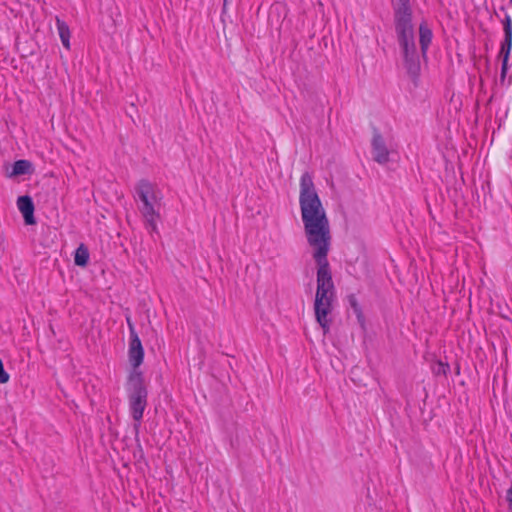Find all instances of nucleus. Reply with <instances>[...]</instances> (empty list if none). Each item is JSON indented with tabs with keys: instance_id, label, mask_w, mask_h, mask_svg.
Here are the masks:
<instances>
[{
	"instance_id": "nucleus-1",
	"label": "nucleus",
	"mask_w": 512,
	"mask_h": 512,
	"mask_svg": "<svg viewBox=\"0 0 512 512\" xmlns=\"http://www.w3.org/2000/svg\"><path fill=\"white\" fill-rule=\"evenodd\" d=\"M299 205L304 232L307 242L313 249V258L317 265L318 301L324 295H334V283L328 261L331 244L329 219L318 196L309 172H304L300 178Z\"/></svg>"
},
{
	"instance_id": "nucleus-2",
	"label": "nucleus",
	"mask_w": 512,
	"mask_h": 512,
	"mask_svg": "<svg viewBox=\"0 0 512 512\" xmlns=\"http://www.w3.org/2000/svg\"><path fill=\"white\" fill-rule=\"evenodd\" d=\"M393 8L394 25L407 73L415 79L420 73V59L415 44L412 23V0H390Z\"/></svg>"
},
{
	"instance_id": "nucleus-3",
	"label": "nucleus",
	"mask_w": 512,
	"mask_h": 512,
	"mask_svg": "<svg viewBox=\"0 0 512 512\" xmlns=\"http://www.w3.org/2000/svg\"><path fill=\"white\" fill-rule=\"evenodd\" d=\"M129 407L137 429L147 406V388L142 372H130L127 382Z\"/></svg>"
},
{
	"instance_id": "nucleus-4",
	"label": "nucleus",
	"mask_w": 512,
	"mask_h": 512,
	"mask_svg": "<svg viewBox=\"0 0 512 512\" xmlns=\"http://www.w3.org/2000/svg\"><path fill=\"white\" fill-rule=\"evenodd\" d=\"M135 190L138 198L142 202L140 212L145 218L146 224L151 232H155L157 230L156 220L159 218V213L155 209L157 202L155 186L148 180L142 179L137 183Z\"/></svg>"
},
{
	"instance_id": "nucleus-5",
	"label": "nucleus",
	"mask_w": 512,
	"mask_h": 512,
	"mask_svg": "<svg viewBox=\"0 0 512 512\" xmlns=\"http://www.w3.org/2000/svg\"><path fill=\"white\" fill-rule=\"evenodd\" d=\"M334 295H324L321 297L320 302L318 301V295H315L314 310L316 320L322 327L324 334L329 331L330 319L328 318L332 310V299Z\"/></svg>"
},
{
	"instance_id": "nucleus-6",
	"label": "nucleus",
	"mask_w": 512,
	"mask_h": 512,
	"mask_svg": "<svg viewBox=\"0 0 512 512\" xmlns=\"http://www.w3.org/2000/svg\"><path fill=\"white\" fill-rule=\"evenodd\" d=\"M128 358L129 363L132 366L131 372H141L139 367L143 363L144 349L135 329H132V339H130L129 342Z\"/></svg>"
},
{
	"instance_id": "nucleus-7",
	"label": "nucleus",
	"mask_w": 512,
	"mask_h": 512,
	"mask_svg": "<svg viewBox=\"0 0 512 512\" xmlns=\"http://www.w3.org/2000/svg\"><path fill=\"white\" fill-rule=\"evenodd\" d=\"M371 145L374 161L381 165L388 163L390 151L386 146L383 136L376 128L373 129Z\"/></svg>"
},
{
	"instance_id": "nucleus-8",
	"label": "nucleus",
	"mask_w": 512,
	"mask_h": 512,
	"mask_svg": "<svg viewBox=\"0 0 512 512\" xmlns=\"http://www.w3.org/2000/svg\"><path fill=\"white\" fill-rule=\"evenodd\" d=\"M17 206L23 215L24 221L27 225L35 224L34 217V204L30 196L24 195L17 199Z\"/></svg>"
},
{
	"instance_id": "nucleus-9",
	"label": "nucleus",
	"mask_w": 512,
	"mask_h": 512,
	"mask_svg": "<svg viewBox=\"0 0 512 512\" xmlns=\"http://www.w3.org/2000/svg\"><path fill=\"white\" fill-rule=\"evenodd\" d=\"M432 41V31L427 26L426 23H421L419 26V43L421 48V53L425 57L428 47Z\"/></svg>"
},
{
	"instance_id": "nucleus-10",
	"label": "nucleus",
	"mask_w": 512,
	"mask_h": 512,
	"mask_svg": "<svg viewBox=\"0 0 512 512\" xmlns=\"http://www.w3.org/2000/svg\"><path fill=\"white\" fill-rule=\"evenodd\" d=\"M32 163L28 160H17L14 162L10 176H19L32 173Z\"/></svg>"
},
{
	"instance_id": "nucleus-11",
	"label": "nucleus",
	"mask_w": 512,
	"mask_h": 512,
	"mask_svg": "<svg viewBox=\"0 0 512 512\" xmlns=\"http://www.w3.org/2000/svg\"><path fill=\"white\" fill-rule=\"evenodd\" d=\"M56 26L63 46L66 49H70V30L68 25L57 17Z\"/></svg>"
},
{
	"instance_id": "nucleus-12",
	"label": "nucleus",
	"mask_w": 512,
	"mask_h": 512,
	"mask_svg": "<svg viewBox=\"0 0 512 512\" xmlns=\"http://www.w3.org/2000/svg\"><path fill=\"white\" fill-rule=\"evenodd\" d=\"M89 261V251L84 244H80L75 251L74 263L77 266L85 267Z\"/></svg>"
},
{
	"instance_id": "nucleus-13",
	"label": "nucleus",
	"mask_w": 512,
	"mask_h": 512,
	"mask_svg": "<svg viewBox=\"0 0 512 512\" xmlns=\"http://www.w3.org/2000/svg\"><path fill=\"white\" fill-rule=\"evenodd\" d=\"M503 23L504 40L502 44L512 45V20L508 14L505 15Z\"/></svg>"
},
{
	"instance_id": "nucleus-14",
	"label": "nucleus",
	"mask_w": 512,
	"mask_h": 512,
	"mask_svg": "<svg viewBox=\"0 0 512 512\" xmlns=\"http://www.w3.org/2000/svg\"><path fill=\"white\" fill-rule=\"evenodd\" d=\"M511 47H512V45L507 46L506 44H501V49H500L499 55L502 58V67H501L502 78L505 77V74L508 69V59H509Z\"/></svg>"
},
{
	"instance_id": "nucleus-15",
	"label": "nucleus",
	"mask_w": 512,
	"mask_h": 512,
	"mask_svg": "<svg viewBox=\"0 0 512 512\" xmlns=\"http://www.w3.org/2000/svg\"><path fill=\"white\" fill-rule=\"evenodd\" d=\"M348 301H349L350 307L353 310V312L355 313L359 323L361 325H363L364 324V316H363L361 307H360L355 295H349Z\"/></svg>"
},
{
	"instance_id": "nucleus-16",
	"label": "nucleus",
	"mask_w": 512,
	"mask_h": 512,
	"mask_svg": "<svg viewBox=\"0 0 512 512\" xmlns=\"http://www.w3.org/2000/svg\"><path fill=\"white\" fill-rule=\"evenodd\" d=\"M432 371L435 375H443L446 376L447 373L450 371V366L448 363L442 362V361H436L432 365Z\"/></svg>"
},
{
	"instance_id": "nucleus-17",
	"label": "nucleus",
	"mask_w": 512,
	"mask_h": 512,
	"mask_svg": "<svg viewBox=\"0 0 512 512\" xmlns=\"http://www.w3.org/2000/svg\"><path fill=\"white\" fill-rule=\"evenodd\" d=\"M9 381V374L4 370L2 360L0 359V383L4 384Z\"/></svg>"
},
{
	"instance_id": "nucleus-18",
	"label": "nucleus",
	"mask_w": 512,
	"mask_h": 512,
	"mask_svg": "<svg viewBox=\"0 0 512 512\" xmlns=\"http://www.w3.org/2000/svg\"><path fill=\"white\" fill-rule=\"evenodd\" d=\"M506 500L508 503V508L512 512V483H511V486L509 487V489L507 490Z\"/></svg>"
},
{
	"instance_id": "nucleus-19",
	"label": "nucleus",
	"mask_w": 512,
	"mask_h": 512,
	"mask_svg": "<svg viewBox=\"0 0 512 512\" xmlns=\"http://www.w3.org/2000/svg\"><path fill=\"white\" fill-rule=\"evenodd\" d=\"M127 324H128V327H129L130 339H132V329H135V328H134V325H133V323L131 322V320L129 318H127Z\"/></svg>"
},
{
	"instance_id": "nucleus-20",
	"label": "nucleus",
	"mask_w": 512,
	"mask_h": 512,
	"mask_svg": "<svg viewBox=\"0 0 512 512\" xmlns=\"http://www.w3.org/2000/svg\"><path fill=\"white\" fill-rule=\"evenodd\" d=\"M229 1H230V0H223V11H225V10H226V7H227V5H228Z\"/></svg>"
}]
</instances>
